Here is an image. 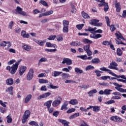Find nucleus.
I'll use <instances>...</instances> for the list:
<instances>
[{"label":"nucleus","instance_id":"3","mask_svg":"<svg viewBox=\"0 0 126 126\" xmlns=\"http://www.w3.org/2000/svg\"><path fill=\"white\" fill-rule=\"evenodd\" d=\"M30 116V111L29 110L26 111L23 116V119L22 120V124H25L26 122L27 121V119H28Z\"/></svg>","mask_w":126,"mask_h":126},{"label":"nucleus","instance_id":"19","mask_svg":"<svg viewBox=\"0 0 126 126\" xmlns=\"http://www.w3.org/2000/svg\"><path fill=\"white\" fill-rule=\"evenodd\" d=\"M23 50H25V51H27V52H30L31 50V46L25 44L23 47H22Z\"/></svg>","mask_w":126,"mask_h":126},{"label":"nucleus","instance_id":"14","mask_svg":"<svg viewBox=\"0 0 126 126\" xmlns=\"http://www.w3.org/2000/svg\"><path fill=\"white\" fill-rule=\"evenodd\" d=\"M97 92H98V91H97V90H96V89H94V90H91L90 92H89L88 93V94L89 97H92V96H93V94H95L97 93Z\"/></svg>","mask_w":126,"mask_h":126},{"label":"nucleus","instance_id":"44","mask_svg":"<svg viewBox=\"0 0 126 126\" xmlns=\"http://www.w3.org/2000/svg\"><path fill=\"white\" fill-rule=\"evenodd\" d=\"M56 39L57 41H63V34L58 35L57 36Z\"/></svg>","mask_w":126,"mask_h":126},{"label":"nucleus","instance_id":"5","mask_svg":"<svg viewBox=\"0 0 126 126\" xmlns=\"http://www.w3.org/2000/svg\"><path fill=\"white\" fill-rule=\"evenodd\" d=\"M22 10V8L19 6H17L15 9L17 14H20V15H23V16H27V14L26 12Z\"/></svg>","mask_w":126,"mask_h":126},{"label":"nucleus","instance_id":"56","mask_svg":"<svg viewBox=\"0 0 126 126\" xmlns=\"http://www.w3.org/2000/svg\"><path fill=\"white\" fill-rule=\"evenodd\" d=\"M78 58H80L82 60H87V55H81L77 56Z\"/></svg>","mask_w":126,"mask_h":126},{"label":"nucleus","instance_id":"39","mask_svg":"<svg viewBox=\"0 0 126 126\" xmlns=\"http://www.w3.org/2000/svg\"><path fill=\"white\" fill-rule=\"evenodd\" d=\"M68 25H69V22L67 20H64L63 21V26L68 27Z\"/></svg>","mask_w":126,"mask_h":126},{"label":"nucleus","instance_id":"25","mask_svg":"<svg viewBox=\"0 0 126 126\" xmlns=\"http://www.w3.org/2000/svg\"><path fill=\"white\" fill-rule=\"evenodd\" d=\"M82 42L83 43H85V44H92L93 43V41L87 38L83 39Z\"/></svg>","mask_w":126,"mask_h":126},{"label":"nucleus","instance_id":"53","mask_svg":"<svg viewBox=\"0 0 126 126\" xmlns=\"http://www.w3.org/2000/svg\"><path fill=\"white\" fill-rule=\"evenodd\" d=\"M7 42L3 41L0 43V47H6Z\"/></svg>","mask_w":126,"mask_h":126},{"label":"nucleus","instance_id":"48","mask_svg":"<svg viewBox=\"0 0 126 126\" xmlns=\"http://www.w3.org/2000/svg\"><path fill=\"white\" fill-rule=\"evenodd\" d=\"M57 38V36L56 35H50L49 37L47 38L48 40H49L50 41L54 40L55 39Z\"/></svg>","mask_w":126,"mask_h":126},{"label":"nucleus","instance_id":"35","mask_svg":"<svg viewBox=\"0 0 126 126\" xmlns=\"http://www.w3.org/2000/svg\"><path fill=\"white\" fill-rule=\"evenodd\" d=\"M45 62H48V59L46 58H42L40 59L38 62V64L40 65L41 64V63H44Z\"/></svg>","mask_w":126,"mask_h":126},{"label":"nucleus","instance_id":"22","mask_svg":"<svg viewBox=\"0 0 126 126\" xmlns=\"http://www.w3.org/2000/svg\"><path fill=\"white\" fill-rule=\"evenodd\" d=\"M100 21L99 20L97 19H93L91 20V22H90V24L91 25H93V26H95L96 25V23H98Z\"/></svg>","mask_w":126,"mask_h":126},{"label":"nucleus","instance_id":"7","mask_svg":"<svg viewBox=\"0 0 126 126\" xmlns=\"http://www.w3.org/2000/svg\"><path fill=\"white\" fill-rule=\"evenodd\" d=\"M51 95V93H44L37 97V100H41V99H44L45 98H48L49 96Z\"/></svg>","mask_w":126,"mask_h":126},{"label":"nucleus","instance_id":"1","mask_svg":"<svg viewBox=\"0 0 126 126\" xmlns=\"http://www.w3.org/2000/svg\"><path fill=\"white\" fill-rule=\"evenodd\" d=\"M21 62H22V59H20L15 64H13L11 67H10V66H7V70H9L11 74H14L16 72L18 66Z\"/></svg>","mask_w":126,"mask_h":126},{"label":"nucleus","instance_id":"62","mask_svg":"<svg viewBox=\"0 0 126 126\" xmlns=\"http://www.w3.org/2000/svg\"><path fill=\"white\" fill-rule=\"evenodd\" d=\"M13 21H11L8 25V28H9V29H12V27H13Z\"/></svg>","mask_w":126,"mask_h":126},{"label":"nucleus","instance_id":"60","mask_svg":"<svg viewBox=\"0 0 126 126\" xmlns=\"http://www.w3.org/2000/svg\"><path fill=\"white\" fill-rule=\"evenodd\" d=\"M40 3H41L43 5H44L45 6H47V5H48V3H47V2L45 0H41L40 1Z\"/></svg>","mask_w":126,"mask_h":126},{"label":"nucleus","instance_id":"23","mask_svg":"<svg viewBox=\"0 0 126 126\" xmlns=\"http://www.w3.org/2000/svg\"><path fill=\"white\" fill-rule=\"evenodd\" d=\"M69 103L71 105H76L78 104V101L76 99H73L69 101Z\"/></svg>","mask_w":126,"mask_h":126},{"label":"nucleus","instance_id":"11","mask_svg":"<svg viewBox=\"0 0 126 126\" xmlns=\"http://www.w3.org/2000/svg\"><path fill=\"white\" fill-rule=\"evenodd\" d=\"M82 43L80 41H72L70 43V46H72L73 47H80V46H82Z\"/></svg>","mask_w":126,"mask_h":126},{"label":"nucleus","instance_id":"12","mask_svg":"<svg viewBox=\"0 0 126 126\" xmlns=\"http://www.w3.org/2000/svg\"><path fill=\"white\" fill-rule=\"evenodd\" d=\"M33 41L36 43V44H38L39 46H44V44H45V41L44 40H40L39 39H36L35 38L33 39Z\"/></svg>","mask_w":126,"mask_h":126},{"label":"nucleus","instance_id":"41","mask_svg":"<svg viewBox=\"0 0 126 126\" xmlns=\"http://www.w3.org/2000/svg\"><path fill=\"white\" fill-rule=\"evenodd\" d=\"M95 73L96 74V76L99 77L101 76V73H103L102 71H101L99 70H96L94 71Z\"/></svg>","mask_w":126,"mask_h":126},{"label":"nucleus","instance_id":"34","mask_svg":"<svg viewBox=\"0 0 126 126\" xmlns=\"http://www.w3.org/2000/svg\"><path fill=\"white\" fill-rule=\"evenodd\" d=\"M104 11L105 12H107L108 10H109V4L108 3L104 2Z\"/></svg>","mask_w":126,"mask_h":126},{"label":"nucleus","instance_id":"27","mask_svg":"<svg viewBox=\"0 0 126 126\" xmlns=\"http://www.w3.org/2000/svg\"><path fill=\"white\" fill-rule=\"evenodd\" d=\"M91 63H100V59L97 58H94L92 60Z\"/></svg>","mask_w":126,"mask_h":126},{"label":"nucleus","instance_id":"37","mask_svg":"<svg viewBox=\"0 0 126 126\" xmlns=\"http://www.w3.org/2000/svg\"><path fill=\"white\" fill-rule=\"evenodd\" d=\"M117 55L119 57H122L123 56V52H122V50L120 48H118L117 49Z\"/></svg>","mask_w":126,"mask_h":126},{"label":"nucleus","instance_id":"15","mask_svg":"<svg viewBox=\"0 0 126 126\" xmlns=\"http://www.w3.org/2000/svg\"><path fill=\"white\" fill-rule=\"evenodd\" d=\"M68 105V102L67 101H65L61 107V111H63V110H66L67 109Z\"/></svg>","mask_w":126,"mask_h":126},{"label":"nucleus","instance_id":"40","mask_svg":"<svg viewBox=\"0 0 126 126\" xmlns=\"http://www.w3.org/2000/svg\"><path fill=\"white\" fill-rule=\"evenodd\" d=\"M83 49L85 52L90 50V44L86 45L83 47Z\"/></svg>","mask_w":126,"mask_h":126},{"label":"nucleus","instance_id":"31","mask_svg":"<svg viewBox=\"0 0 126 126\" xmlns=\"http://www.w3.org/2000/svg\"><path fill=\"white\" fill-rule=\"evenodd\" d=\"M62 73H63V72L54 71L53 74H54V77H57V76H59V75H61Z\"/></svg>","mask_w":126,"mask_h":126},{"label":"nucleus","instance_id":"38","mask_svg":"<svg viewBox=\"0 0 126 126\" xmlns=\"http://www.w3.org/2000/svg\"><path fill=\"white\" fill-rule=\"evenodd\" d=\"M104 95H110L111 94V92L113 91L112 90L105 89L104 91Z\"/></svg>","mask_w":126,"mask_h":126},{"label":"nucleus","instance_id":"20","mask_svg":"<svg viewBox=\"0 0 126 126\" xmlns=\"http://www.w3.org/2000/svg\"><path fill=\"white\" fill-rule=\"evenodd\" d=\"M82 16L84 19H89L90 18V16L88 14L85 13L84 11L82 12Z\"/></svg>","mask_w":126,"mask_h":126},{"label":"nucleus","instance_id":"50","mask_svg":"<svg viewBox=\"0 0 126 126\" xmlns=\"http://www.w3.org/2000/svg\"><path fill=\"white\" fill-rule=\"evenodd\" d=\"M63 33H68V27H63Z\"/></svg>","mask_w":126,"mask_h":126},{"label":"nucleus","instance_id":"61","mask_svg":"<svg viewBox=\"0 0 126 126\" xmlns=\"http://www.w3.org/2000/svg\"><path fill=\"white\" fill-rule=\"evenodd\" d=\"M105 20L107 23V26H110V19H109V17L106 16Z\"/></svg>","mask_w":126,"mask_h":126},{"label":"nucleus","instance_id":"55","mask_svg":"<svg viewBox=\"0 0 126 126\" xmlns=\"http://www.w3.org/2000/svg\"><path fill=\"white\" fill-rule=\"evenodd\" d=\"M73 112H75V109L74 108H70L67 111V114H70L73 113Z\"/></svg>","mask_w":126,"mask_h":126},{"label":"nucleus","instance_id":"6","mask_svg":"<svg viewBox=\"0 0 126 126\" xmlns=\"http://www.w3.org/2000/svg\"><path fill=\"white\" fill-rule=\"evenodd\" d=\"M110 120L115 123H123V120L117 116H112L110 117Z\"/></svg>","mask_w":126,"mask_h":126},{"label":"nucleus","instance_id":"13","mask_svg":"<svg viewBox=\"0 0 126 126\" xmlns=\"http://www.w3.org/2000/svg\"><path fill=\"white\" fill-rule=\"evenodd\" d=\"M32 98V94H28L25 98V101L24 102L26 104H27L28 103H29V101L31 100Z\"/></svg>","mask_w":126,"mask_h":126},{"label":"nucleus","instance_id":"45","mask_svg":"<svg viewBox=\"0 0 126 126\" xmlns=\"http://www.w3.org/2000/svg\"><path fill=\"white\" fill-rule=\"evenodd\" d=\"M90 69H94V66H92V65H88L85 68L86 71H87V70H89Z\"/></svg>","mask_w":126,"mask_h":126},{"label":"nucleus","instance_id":"21","mask_svg":"<svg viewBox=\"0 0 126 126\" xmlns=\"http://www.w3.org/2000/svg\"><path fill=\"white\" fill-rule=\"evenodd\" d=\"M52 103H53V100H48L44 103V106H46L47 108H51V106H52Z\"/></svg>","mask_w":126,"mask_h":126},{"label":"nucleus","instance_id":"64","mask_svg":"<svg viewBox=\"0 0 126 126\" xmlns=\"http://www.w3.org/2000/svg\"><path fill=\"white\" fill-rule=\"evenodd\" d=\"M99 85H101L102 86H109V83H99Z\"/></svg>","mask_w":126,"mask_h":126},{"label":"nucleus","instance_id":"47","mask_svg":"<svg viewBox=\"0 0 126 126\" xmlns=\"http://www.w3.org/2000/svg\"><path fill=\"white\" fill-rule=\"evenodd\" d=\"M107 72H108L109 74H111V75H112V76H115V77H116V76H117V74H115V73L112 72V70L107 69V70H106Z\"/></svg>","mask_w":126,"mask_h":126},{"label":"nucleus","instance_id":"30","mask_svg":"<svg viewBox=\"0 0 126 126\" xmlns=\"http://www.w3.org/2000/svg\"><path fill=\"white\" fill-rule=\"evenodd\" d=\"M72 69V67L71 66H69L67 68H63L62 69L63 71H65L66 72H69L70 70Z\"/></svg>","mask_w":126,"mask_h":126},{"label":"nucleus","instance_id":"32","mask_svg":"<svg viewBox=\"0 0 126 126\" xmlns=\"http://www.w3.org/2000/svg\"><path fill=\"white\" fill-rule=\"evenodd\" d=\"M92 108H93L94 112H99L100 111V107L98 106H93Z\"/></svg>","mask_w":126,"mask_h":126},{"label":"nucleus","instance_id":"46","mask_svg":"<svg viewBox=\"0 0 126 126\" xmlns=\"http://www.w3.org/2000/svg\"><path fill=\"white\" fill-rule=\"evenodd\" d=\"M115 103V100L114 99H111L108 101H106L105 102V104L106 105H111V104H114Z\"/></svg>","mask_w":126,"mask_h":126},{"label":"nucleus","instance_id":"58","mask_svg":"<svg viewBox=\"0 0 126 126\" xmlns=\"http://www.w3.org/2000/svg\"><path fill=\"white\" fill-rule=\"evenodd\" d=\"M5 104H7V102H4L3 103V101L2 100H0V105H1L2 107H4V108H5L6 107V105Z\"/></svg>","mask_w":126,"mask_h":126},{"label":"nucleus","instance_id":"57","mask_svg":"<svg viewBox=\"0 0 126 126\" xmlns=\"http://www.w3.org/2000/svg\"><path fill=\"white\" fill-rule=\"evenodd\" d=\"M16 62V61H15V60L14 59L11 60L7 63V64H8L9 65H10L11 64H13V63H15Z\"/></svg>","mask_w":126,"mask_h":126},{"label":"nucleus","instance_id":"52","mask_svg":"<svg viewBox=\"0 0 126 126\" xmlns=\"http://www.w3.org/2000/svg\"><path fill=\"white\" fill-rule=\"evenodd\" d=\"M115 77H117V78H122L123 79H125V80H126V77L125 75H122L121 76L117 75Z\"/></svg>","mask_w":126,"mask_h":126},{"label":"nucleus","instance_id":"4","mask_svg":"<svg viewBox=\"0 0 126 126\" xmlns=\"http://www.w3.org/2000/svg\"><path fill=\"white\" fill-rule=\"evenodd\" d=\"M34 75V70L32 68L30 69L29 72L27 75V80L28 81H30V80H32V78H33V76Z\"/></svg>","mask_w":126,"mask_h":126},{"label":"nucleus","instance_id":"16","mask_svg":"<svg viewBox=\"0 0 126 126\" xmlns=\"http://www.w3.org/2000/svg\"><path fill=\"white\" fill-rule=\"evenodd\" d=\"M6 83L7 85L11 86L13 85L14 82L13 81V79H12V78H9L6 80Z\"/></svg>","mask_w":126,"mask_h":126},{"label":"nucleus","instance_id":"26","mask_svg":"<svg viewBox=\"0 0 126 126\" xmlns=\"http://www.w3.org/2000/svg\"><path fill=\"white\" fill-rule=\"evenodd\" d=\"M53 13H54V11L50 10L43 13L42 15H43V16H48L49 15H51V14H53Z\"/></svg>","mask_w":126,"mask_h":126},{"label":"nucleus","instance_id":"24","mask_svg":"<svg viewBox=\"0 0 126 126\" xmlns=\"http://www.w3.org/2000/svg\"><path fill=\"white\" fill-rule=\"evenodd\" d=\"M13 90V87L11 86L8 87L7 90H6V92H8L10 95H13V93H12V91Z\"/></svg>","mask_w":126,"mask_h":126},{"label":"nucleus","instance_id":"49","mask_svg":"<svg viewBox=\"0 0 126 126\" xmlns=\"http://www.w3.org/2000/svg\"><path fill=\"white\" fill-rule=\"evenodd\" d=\"M84 26V24H83L77 25L76 28H77V29H78V30H81V29H82V28H83Z\"/></svg>","mask_w":126,"mask_h":126},{"label":"nucleus","instance_id":"51","mask_svg":"<svg viewBox=\"0 0 126 126\" xmlns=\"http://www.w3.org/2000/svg\"><path fill=\"white\" fill-rule=\"evenodd\" d=\"M45 52H48L49 53H52V52H57V49H45Z\"/></svg>","mask_w":126,"mask_h":126},{"label":"nucleus","instance_id":"42","mask_svg":"<svg viewBox=\"0 0 126 126\" xmlns=\"http://www.w3.org/2000/svg\"><path fill=\"white\" fill-rule=\"evenodd\" d=\"M116 90L119 91V92H121V93H126V89H124L123 88H116Z\"/></svg>","mask_w":126,"mask_h":126},{"label":"nucleus","instance_id":"59","mask_svg":"<svg viewBox=\"0 0 126 126\" xmlns=\"http://www.w3.org/2000/svg\"><path fill=\"white\" fill-rule=\"evenodd\" d=\"M48 90V88L46 86H42L40 88L41 91H47Z\"/></svg>","mask_w":126,"mask_h":126},{"label":"nucleus","instance_id":"63","mask_svg":"<svg viewBox=\"0 0 126 126\" xmlns=\"http://www.w3.org/2000/svg\"><path fill=\"white\" fill-rule=\"evenodd\" d=\"M110 42L107 40L103 41L102 42V45H104V46H109L110 45Z\"/></svg>","mask_w":126,"mask_h":126},{"label":"nucleus","instance_id":"18","mask_svg":"<svg viewBox=\"0 0 126 126\" xmlns=\"http://www.w3.org/2000/svg\"><path fill=\"white\" fill-rule=\"evenodd\" d=\"M21 35L24 38H29V37H30V35L29 34V33L26 34V32H25V31H22L21 32Z\"/></svg>","mask_w":126,"mask_h":126},{"label":"nucleus","instance_id":"2","mask_svg":"<svg viewBox=\"0 0 126 126\" xmlns=\"http://www.w3.org/2000/svg\"><path fill=\"white\" fill-rule=\"evenodd\" d=\"M115 35L117 37V39H115L116 44H117V45H124L125 46H126V44L125 43L123 42V41H121V40H124L126 41V39L124 38V36H123L122 33L118 32L115 33Z\"/></svg>","mask_w":126,"mask_h":126},{"label":"nucleus","instance_id":"17","mask_svg":"<svg viewBox=\"0 0 126 126\" xmlns=\"http://www.w3.org/2000/svg\"><path fill=\"white\" fill-rule=\"evenodd\" d=\"M116 66H118V63H116L115 62H112L111 63H110V65L108 66V68L112 69Z\"/></svg>","mask_w":126,"mask_h":126},{"label":"nucleus","instance_id":"8","mask_svg":"<svg viewBox=\"0 0 126 126\" xmlns=\"http://www.w3.org/2000/svg\"><path fill=\"white\" fill-rule=\"evenodd\" d=\"M62 63H63V64L66 63L67 65H70L71 64H72V61L68 58H64L62 62Z\"/></svg>","mask_w":126,"mask_h":126},{"label":"nucleus","instance_id":"29","mask_svg":"<svg viewBox=\"0 0 126 126\" xmlns=\"http://www.w3.org/2000/svg\"><path fill=\"white\" fill-rule=\"evenodd\" d=\"M79 117V113H76L74 114L71 115V116L69 117V119L70 120H73V119Z\"/></svg>","mask_w":126,"mask_h":126},{"label":"nucleus","instance_id":"28","mask_svg":"<svg viewBox=\"0 0 126 126\" xmlns=\"http://www.w3.org/2000/svg\"><path fill=\"white\" fill-rule=\"evenodd\" d=\"M62 77L63 79H67V78L70 77L69 74H66L65 73H63L62 75Z\"/></svg>","mask_w":126,"mask_h":126},{"label":"nucleus","instance_id":"43","mask_svg":"<svg viewBox=\"0 0 126 126\" xmlns=\"http://www.w3.org/2000/svg\"><path fill=\"white\" fill-rule=\"evenodd\" d=\"M39 82L40 84H42V83H49V81H48V80H44L43 79H40L39 80Z\"/></svg>","mask_w":126,"mask_h":126},{"label":"nucleus","instance_id":"33","mask_svg":"<svg viewBox=\"0 0 126 126\" xmlns=\"http://www.w3.org/2000/svg\"><path fill=\"white\" fill-rule=\"evenodd\" d=\"M7 119V122L8 124H11V123L12 122V119L11 118V115L9 114L8 116L6 117Z\"/></svg>","mask_w":126,"mask_h":126},{"label":"nucleus","instance_id":"54","mask_svg":"<svg viewBox=\"0 0 126 126\" xmlns=\"http://www.w3.org/2000/svg\"><path fill=\"white\" fill-rule=\"evenodd\" d=\"M110 76H102L101 77V79L102 80H107V79H109Z\"/></svg>","mask_w":126,"mask_h":126},{"label":"nucleus","instance_id":"36","mask_svg":"<svg viewBox=\"0 0 126 126\" xmlns=\"http://www.w3.org/2000/svg\"><path fill=\"white\" fill-rule=\"evenodd\" d=\"M75 71L77 73H78L79 74H81V73H83V70L79 69L78 67L75 68Z\"/></svg>","mask_w":126,"mask_h":126},{"label":"nucleus","instance_id":"10","mask_svg":"<svg viewBox=\"0 0 126 126\" xmlns=\"http://www.w3.org/2000/svg\"><path fill=\"white\" fill-rule=\"evenodd\" d=\"M61 103H62V98H60V99H55L52 102V106L55 107H58Z\"/></svg>","mask_w":126,"mask_h":126},{"label":"nucleus","instance_id":"9","mask_svg":"<svg viewBox=\"0 0 126 126\" xmlns=\"http://www.w3.org/2000/svg\"><path fill=\"white\" fill-rule=\"evenodd\" d=\"M27 69V67L26 66H22L19 68V74L21 76H22L23 75V74L25 71H26Z\"/></svg>","mask_w":126,"mask_h":126}]
</instances>
